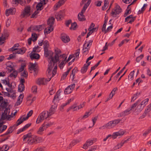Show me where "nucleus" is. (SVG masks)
Wrapping results in <instances>:
<instances>
[{"instance_id":"e2e57ef3","label":"nucleus","mask_w":151,"mask_h":151,"mask_svg":"<svg viewBox=\"0 0 151 151\" xmlns=\"http://www.w3.org/2000/svg\"><path fill=\"white\" fill-rule=\"evenodd\" d=\"M85 102H83L82 104H81L77 106V109L78 110L82 108L83 107H84L85 105Z\"/></svg>"},{"instance_id":"a19ab883","label":"nucleus","mask_w":151,"mask_h":151,"mask_svg":"<svg viewBox=\"0 0 151 151\" xmlns=\"http://www.w3.org/2000/svg\"><path fill=\"white\" fill-rule=\"evenodd\" d=\"M24 89V84H20L18 86V91L20 92L23 91Z\"/></svg>"},{"instance_id":"c85d7f7f","label":"nucleus","mask_w":151,"mask_h":151,"mask_svg":"<svg viewBox=\"0 0 151 151\" xmlns=\"http://www.w3.org/2000/svg\"><path fill=\"white\" fill-rule=\"evenodd\" d=\"M55 21V18L52 17L50 18L47 22V24L48 25L53 26V25L54 24Z\"/></svg>"},{"instance_id":"ddd939ff","label":"nucleus","mask_w":151,"mask_h":151,"mask_svg":"<svg viewBox=\"0 0 151 151\" xmlns=\"http://www.w3.org/2000/svg\"><path fill=\"white\" fill-rule=\"evenodd\" d=\"M57 107V105L56 104H55L52 106L51 107L48 111V114L49 116H51L55 113Z\"/></svg>"},{"instance_id":"bf43d9fd","label":"nucleus","mask_w":151,"mask_h":151,"mask_svg":"<svg viewBox=\"0 0 151 151\" xmlns=\"http://www.w3.org/2000/svg\"><path fill=\"white\" fill-rule=\"evenodd\" d=\"M9 148V147L7 145H4L2 147V150L1 151H6Z\"/></svg>"},{"instance_id":"69168bd1","label":"nucleus","mask_w":151,"mask_h":151,"mask_svg":"<svg viewBox=\"0 0 151 151\" xmlns=\"http://www.w3.org/2000/svg\"><path fill=\"white\" fill-rule=\"evenodd\" d=\"M147 5L146 4H145L143 5V6L141 9V11H138V13L140 14L141 12H143L145 9V7L147 6Z\"/></svg>"},{"instance_id":"aec40b11","label":"nucleus","mask_w":151,"mask_h":151,"mask_svg":"<svg viewBox=\"0 0 151 151\" xmlns=\"http://www.w3.org/2000/svg\"><path fill=\"white\" fill-rule=\"evenodd\" d=\"M16 11L15 8H10L6 11L5 14L6 16H8L10 14H13L15 13Z\"/></svg>"},{"instance_id":"f3484780","label":"nucleus","mask_w":151,"mask_h":151,"mask_svg":"<svg viewBox=\"0 0 151 151\" xmlns=\"http://www.w3.org/2000/svg\"><path fill=\"white\" fill-rule=\"evenodd\" d=\"M65 15V12L63 11H60L56 13L55 17L58 20H60L63 18Z\"/></svg>"},{"instance_id":"79ce46f5","label":"nucleus","mask_w":151,"mask_h":151,"mask_svg":"<svg viewBox=\"0 0 151 151\" xmlns=\"http://www.w3.org/2000/svg\"><path fill=\"white\" fill-rule=\"evenodd\" d=\"M134 73V71H131L128 76V79L129 80H132L133 78V76Z\"/></svg>"},{"instance_id":"0eeeda50","label":"nucleus","mask_w":151,"mask_h":151,"mask_svg":"<svg viewBox=\"0 0 151 151\" xmlns=\"http://www.w3.org/2000/svg\"><path fill=\"white\" fill-rule=\"evenodd\" d=\"M61 52L60 49L57 48L55 50V56L54 59L55 60V62H58L63 57H61L63 56L65 54L63 55H61Z\"/></svg>"},{"instance_id":"4d7b16f0","label":"nucleus","mask_w":151,"mask_h":151,"mask_svg":"<svg viewBox=\"0 0 151 151\" xmlns=\"http://www.w3.org/2000/svg\"><path fill=\"white\" fill-rule=\"evenodd\" d=\"M144 57L143 54H141L140 56L137 57L136 60V61L137 63H139L140 60L143 58Z\"/></svg>"},{"instance_id":"a878e982","label":"nucleus","mask_w":151,"mask_h":151,"mask_svg":"<svg viewBox=\"0 0 151 151\" xmlns=\"http://www.w3.org/2000/svg\"><path fill=\"white\" fill-rule=\"evenodd\" d=\"M65 1L64 0H60L57 4L54 6V9L55 10H57V9L63 5L65 3Z\"/></svg>"},{"instance_id":"37998d69","label":"nucleus","mask_w":151,"mask_h":151,"mask_svg":"<svg viewBox=\"0 0 151 151\" xmlns=\"http://www.w3.org/2000/svg\"><path fill=\"white\" fill-rule=\"evenodd\" d=\"M34 151H47V150L45 147H39L37 148Z\"/></svg>"},{"instance_id":"6ab92c4d","label":"nucleus","mask_w":151,"mask_h":151,"mask_svg":"<svg viewBox=\"0 0 151 151\" xmlns=\"http://www.w3.org/2000/svg\"><path fill=\"white\" fill-rule=\"evenodd\" d=\"M135 19V17H133L132 15H130L125 18V21L127 22L129 20L128 23L132 24V22L134 21Z\"/></svg>"},{"instance_id":"b1692460","label":"nucleus","mask_w":151,"mask_h":151,"mask_svg":"<svg viewBox=\"0 0 151 151\" xmlns=\"http://www.w3.org/2000/svg\"><path fill=\"white\" fill-rule=\"evenodd\" d=\"M60 92L59 91H58L56 93L55 95L54 99H53L52 102L55 103V104L58 101V99L59 97L60 96Z\"/></svg>"},{"instance_id":"f8f14e48","label":"nucleus","mask_w":151,"mask_h":151,"mask_svg":"<svg viewBox=\"0 0 151 151\" xmlns=\"http://www.w3.org/2000/svg\"><path fill=\"white\" fill-rule=\"evenodd\" d=\"M30 7L27 6L25 7L23 13L21 15V16L22 17L29 16L30 15Z\"/></svg>"},{"instance_id":"393cba45","label":"nucleus","mask_w":151,"mask_h":151,"mask_svg":"<svg viewBox=\"0 0 151 151\" xmlns=\"http://www.w3.org/2000/svg\"><path fill=\"white\" fill-rule=\"evenodd\" d=\"M30 57L32 60L34 59H38L40 58V55L38 54L32 53V52Z\"/></svg>"},{"instance_id":"2eb2a0df","label":"nucleus","mask_w":151,"mask_h":151,"mask_svg":"<svg viewBox=\"0 0 151 151\" xmlns=\"http://www.w3.org/2000/svg\"><path fill=\"white\" fill-rule=\"evenodd\" d=\"M128 140V139H127L126 140L122 141L120 143L114 146V148L110 151H114L115 150H117L121 148L124 144L126 143Z\"/></svg>"},{"instance_id":"c9c22d12","label":"nucleus","mask_w":151,"mask_h":151,"mask_svg":"<svg viewBox=\"0 0 151 151\" xmlns=\"http://www.w3.org/2000/svg\"><path fill=\"white\" fill-rule=\"evenodd\" d=\"M22 119V117H21L17 120L16 122V124L14 125H15V127L19 125L24 121V119Z\"/></svg>"},{"instance_id":"4468645a","label":"nucleus","mask_w":151,"mask_h":151,"mask_svg":"<svg viewBox=\"0 0 151 151\" xmlns=\"http://www.w3.org/2000/svg\"><path fill=\"white\" fill-rule=\"evenodd\" d=\"M10 112V109L8 108H6L4 111V112L2 114L1 116V119L3 120H4L6 119Z\"/></svg>"},{"instance_id":"052dcab7","label":"nucleus","mask_w":151,"mask_h":151,"mask_svg":"<svg viewBox=\"0 0 151 151\" xmlns=\"http://www.w3.org/2000/svg\"><path fill=\"white\" fill-rule=\"evenodd\" d=\"M7 126L6 125H3L2 127H1L0 128V133H2L5 130Z\"/></svg>"},{"instance_id":"bb28decb","label":"nucleus","mask_w":151,"mask_h":151,"mask_svg":"<svg viewBox=\"0 0 151 151\" xmlns=\"http://www.w3.org/2000/svg\"><path fill=\"white\" fill-rule=\"evenodd\" d=\"M24 95L23 94H21L18 97V100L16 102V104L17 106L20 104L22 101Z\"/></svg>"},{"instance_id":"423d86ee","label":"nucleus","mask_w":151,"mask_h":151,"mask_svg":"<svg viewBox=\"0 0 151 151\" xmlns=\"http://www.w3.org/2000/svg\"><path fill=\"white\" fill-rule=\"evenodd\" d=\"M49 46L48 42L47 40L44 41V48L45 51V57H47L50 55H52L53 53L51 51H48V48Z\"/></svg>"},{"instance_id":"7c9ffc66","label":"nucleus","mask_w":151,"mask_h":151,"mask_svg":"<svg viewBox=\"0 0 151 151\" xmlns=\"http://www.w3.org/2000/svg\"><path fill=\"white\" fill-rule=\"evenodd\" d=\"M78 20L80 21H83L86 20L85 16L83 15V14H82L81 13H79L78 16Z\"/></svg>"},{"instance_id":"49530a36","label":"nucleus","mask_w":151,"mask_h":151,"mask_svg":"<svg viewBox=\"0 0 151 151\" xmlns=\"http://www.w3.org/2000/svg\"><path fill=\"white\" fill-rule=\"evenodd\" d=\"M141 100H138L135 103H134L131 106L129 109H131V110L134 107H135L137 104L139 103L140 102Z\"/></svg>"},{"instance_id":"dca6fc26","label":"nucleus","mask_w":151,"mask_h":151,"mask_svg":"<svg viewBox=\"0 0 151 151\" xmlns=\"http://www.w3.org/2000/svg\"><path fill=\"white\" fill-rule=\"evenodd\" d=\"M61 39L64 43H66L70 41V38L66 34L62 33L61 35Z\"/></svg>"},{"instance_id":"603ef678","label":"nucleus","mask_w":151,"mask_h":151,"mask_svg":"<svg viewBox=\"0 0 151 151\" xmlns=\"http://www.w3.org/2000/svg\"><path fill=\"white\" fill-rule=\"evenodd\" d=\"M80 52V49H78L77 50H76L74 55H74V57L76 58H78Z\"/></svg>"},{"instance_id":"de8ad7c7","label":"nucleus","mask_w":151,"mask_h":151,"mask_svg":"<svg viewBox=\"0 0 151 151\" xmlns=\"http://www.w3.org/2000/svg\"><path fill=\"white\" fill-rule=\"evenodd\" d=\"M149 99L148 98L142 101L140 103V104L143 106V107H144L147 104L149 101Z\"/></svg>"},{"instance_id":"9b49d317","label":"nucleus","mask_w":151,"mask_h":151,"mask_svg":"<svg viewBox=\"0 0 151 151\" xmlns=\"http://www.w3.org/2000/svg\"><path fill=\"white\" fill-rule=\"evenodd\" d=\"M63 57L60 60V64L59 66L60 68H62L63 66L65 65L67 62L66 61V59L67 57V56L66 54H64L63 56L61 57Z\"/></svg>"},{"instance_id":"774afa93","label":"nucleus","mask_w":151,"mask_h":151,"mask_svg":"<svg viewBox=\"0 0 151 151\" xmlns=\"http://www.w3.org/2000/svg\"><path fill=\"white\" fill-rule=\"evenodd\" d=\"M21 76L25 78H27L28 76V73L27 71L24 70L23 72L21 73Z\"/></svg>"},{"instance_id":"1a4fd4ad","label":"nucleus","mask_w":151,"mask_h":151,"mask_svg":"<svg viewBox=\"0 0 151 151\" xmlns=\"http://www.w3.org/2000/svg\"><path fill=\"white\" fill-rule=\"evenodd\" d=\"M51 78H40L37 80L36 83L39 85L45 84L47 82L50 81Z\"/></svg>"},{"instance_id":"c756f323","label":"nucleus","mask_w":151,"mask_h":151,"mask_svg":"<svg viewBox=\"0 0 151 151\" xmlns=\"http://www.w3.org/2000/svg\"><path fill=\"white\" fill-rule=\"evenodd\" d=\"M131 109L128 108L127 109H126L124 111L122 112L120 114V116H125L127 115L130 113V111H131Z\"/></svg>"},{"instance_id":"f704fd0d","label":"nucleus","mask_w":151,"mask_h":151,"mask_svg":"<svg viewBox=\"0 0 151 151\" xmlns=\"http://www.w3.org/2000/svg\"><path fill=\"white\" fill-rule=\"evenodd\" d=\"M43 4V3H41V2L38 4L36 6L37 10L38 11V10H41L43 9L42 7Z\"/></svg>"},{"instance_id":"cd10ccee","label":"nucleus","mask_w":151,"mask_h":151,"mask_svg":"<svg viewBox=\"0 0 151 151\" xmlns=\"http://www.w3.org/2000/svg\"><path fill=\"white\" fill-rule=\"evenodd\" d=\"M26 50V49L25 48H22L21 49H17V51H15V53L23 54L25 52Z\"/></svg>"},{"instance_id":"4c0bfd02","label":"nucleus","mask_w":151,"mask_h":151,"mask_svg":"<svg viewBox=\"0 0 151 151\" xmlns=\"http://www.w3.org/2000/svg\"><path fill=\"white\" fill-rule=\"evenodd\" d=\"M71 69V68H70L69 69H68L66 72L64 73L62 75L61 77V80H64L66 78L67 76L70 71Z\"/></svg>"},{"instance_id":"7ed1b4c3","label":"nucleus","mask_w":151,"mask_h":151,"mask_svg":"<svg viewBox=\"0 0 151 151\" xmlns=\"http://www.w3.org/2000/svg\"><path fill=\"white\" fill-rule=\"evenodd\" d=\"M48 117L49 116L48 115V111H43L38 116L36 121V124H39Z\"/></svg>"},{"instance_id":"473e14b6","label":"nucleus","mask_w":151,"mask_h":151,"mask_svg":"<svg viewBox=\"0 0 151 151\" xmlns=\"http://www.w3.org/2000/svg\"><path fill=\"white\" fill-rule=\"evenodd\" d=\"M17 71L15 69H14V70L12 71V72L10 74V75L9 76V77H13L14 78H16L17 77Z\"/></svg>"},{"instance_id":"338daca9","label":"nucleus","mask_w":151,"mask_h":151,"mask_svg":"<svg viewBox=\"0 0 151 151\" xmlns=\"http://www.w3.org/2000/svg\"><path fill=\"white\" fill-rule=\"evenodd\" d=\"M89 112H86L85 114L83 116L80 117L79 119H83V118H86L88 117V116L90 115L89 114Z\"/></svg>"},{"instance_id":"72a5a7b5","label":"nucleus","mask_w":151,"mask_h":151,"mask_svg":"<svg viewBox=\"0 0 151 151\" xmlns=\"http://www.w3.org/2000/svg\"><path fill=\"white\" fill-rule=\"evenodd\" d=\"M144 107L140 104L137 105L136 109L135 111L138 113L140 112L143 109Z\"/></svg>"},{"instance_id":"a18cd8bd","label":"nucleus","mask_w":151,"mask_h":151,"mask_svg":"<svg viewBox=\"0 0 151 151\" xmlns=\"http://www.w3.org/2000/svg\"><path fill=\"white\" fill-rule=\"evenodd\" d=\"M88 68L87 66L84 65L81 70V73L83 74L85 73L86 72Z\"/></svg>"},{"instance_id":"0e129e2a","label":"nucleus","mask_w":151,"mask_h":151,"mask_svg":"<svg viewBox=\"0 0 151 151\" xmlns=\"http://www.w3.org/2000/svg\"><path fill=\"white\" fill-rule=\"evenodd\" d=\"M16 53H13L12 54H10L9 55V57L7 58V59L9 60L11 59H12L15 57Z\"/></svg>"},{"instance_id":"ea45409f","label":"nucleus","mask_w":151,"mask_h":151,"mask_svg":"<svg viewBox=\"0 0 151 151\" xmlns=\"http://www.w3.org/2000/svg\"><path fill=\"white\" fill-rule=\"evenodd\" d=\"M140 94V93L137 92L136 94H134L132 98L131 102H133L136 100Z\"/></svg>"},{"instance_id":"864d4df0","label":"nucleus","mask_w":151,"mask_h":151,"mask_svg":"<svg viewBox=\"0 0 151 151\" xmlns=\"http://www.w3.org/2000/svg\"><path fill=\"white\" fill-rule=\"evenodd\" d=\"M57 67L56 65H55V66L54 68L53 69V70L52 71V76H50V78H51L53 77L55 74H56V72H57Z\"/></svg>"},{"instance_id":"e433bc0d","label":"nucleus","mask_w":151,"mask_h":151,"mask_svg":"<svg viewBox=\"0 0 151 151\" xmlns=\"http://www.w3.org/2000/svg\"><path fill=\"white\" fill-rule=\"evenodd\" d=\"M15 2V4H17L20 3L22 6H25L26 5V2L23 3V0H13Z\"/></svg>"},{"instance_id":"a211bd4d","label":"nucleus","mask_w":151,"mask_h":151,"mask_svg":"<svg viewBox=\"0 0 151 151\" xmlns=\"http://www.w3.org/2000/svg\"><path fill=\"white\" fill-rule=\"evenodd\" d=\"M29 70L31 71L33 70L34 73L37 74L38 72L37 68L36 67L35 64L31 63L30 66L29 68Z\"/></svg>"},{"instance_id":"58836bf2","label":"nucleus","mask_w":151,"mask_h":151,"mask_svg":"<svg viewBox=\"0 0 151 151\" xmlns=\"http://www.w3.org/2000/svg\"><path fill=\"white\" fill-rule=\"evenodd\" d=\"M109 2L108 0H105L104 1V6L102 7V10H105L106 9L108 6Z\"/></svg>"},{"instance_id":"2f4dec72","label":"nucleus","mask_w":151,"mask_h":151,"mask_svg":"<svg viewBox=\"0 0 151 151\" xmlns=\"http://www.w3.org/2000/svg\"><path fill=\"white\" fill-rule=\"evenodd\" d=\"M45 130L44 127L42 125L40 127L38 130L37 131L36 133L37 134L42 135L43 134V131Z\"/></svg>"},{"instance_id":"09e8293b","label":"nucleus","mask_w":151,"mask_h":151,"mask_svg":"<svg viewBox=\"0 0 151 151\" xmlns=\"http://www.w3.org/2000/svg\"><path fill=\"white\" fill-rule=\"evenodd\" d=\"M52 124L53 123L51 122L48 123L46 124H45V123H44L42 125V126L43 127H44L45 129V130L47 128L51 126Z\"/></svg>"},{"instance_id":"6e6552de","label":"nucleus","mask_w":151,"mask_h":151,"mask_svg":"<svg viewBox=\"0 0 151 151\" xmlns=\"http://www.w3.org/2000/svg\"><path fill=\"white\" fill-rule=\"evenodd\" d=\"M96 141V139H89L87 140L85 143L83 145V148L85 149H87L89 146H91Z\"/></svg>"},{"instance_id":"9d476101","label":"nucleus","mask_w":151,"mask_h":151,"mask_svg":"<svg viewBox=\"0 0 151 151\" xmlns=\"http://www.w3.org/2000/svg\"><path fill=\"white\" fill-rule=\"evenodd\" d=\"M75 86L74 83L68 86L65 90L64 93L65 94L71 93L73 91Z\"/></svg>"},{"instance_id":"f257e3e1","label":"nucleus","mask_w":151,"mask_h":151,"mask_svg":"<svg viewBox=\"0 0 151 151\" xmlns=\"http://www.w3.org/2000/svg\"><path fill=\"white\" fill-rule=\"evenodd\" d=\"M23 140H27L28 143L31 144L33 143L36 144V136L32 135L31 133H29L26 135H24Z\"/></svg>"},{"instance_id":"5fc2aeb1","label":"nucleus","mask_w":151,"mask_h":151,"mask_svg":"<svg viewBox=\"0 0 151 151\" xmlns=\"http://www.w3.org/2000/svg\"><path fill=\"white\" fill-rule=\"evenodd\" d=\"M77 24L76 22H74L71 24V27H70V29L71 30H75L76 28Z\"/></svg>"},{"instance_id":"13d9d810","label":"nucleus","mask_w":151,"mask_h":151,"mask_svg":"<svg viewBox=\"0 0 151 151\" xmlns=\"http://www.w3.org/2000/svg\"><path fill=\"white\" fill-rule=\"evenodd\" d=\"M19 45L18 43L15 44L14 45L13 47L12 48L11 50L12 51L17 50L18 48L17 47L19 46Z\"/></svg>"},{"instance_id":"c03bdc74","label":"nucleus","mask_w":151,"mask_h":151,"mask_svg":"<svg viewBox=\"0 0 151 151\" xmlns=\"http://www.w3.org/2000/svg\"><path fill=\"white\" fill-rule=\"evenodd\" d=\"M0 106L3 108H6L7 106V102L5 101H2L0 103Z\"/></svg>"},{"instance_id":"20e7f679","label":"nucleus","mask_w":151,"mask_h":151,"mask_svg":"<svg viewBox=\"0 0 151 151\" xmlns=\"http://www.w3.org/2000/svg\"><path fill=\"white\" fill-rule=\"evenodd\" d=\"M124 120L122 119H116L109 121L107 123L109 129L112 128L114 127L116 125L119 123H123Z\"/></svg>"},{"instance_id":"f03ea898","label":"nucleus","mask_w":151,"mask_h":151,"mask_svg":"<svg viewBox=\"0 0 151 151\" xmlns=\"http://www.w3.org/2000/svg\"><path fill=\"white\" fill-rule=\"evenodd\" d=\"M50 57L49 58L50 62H49L48 66V69L47 70V72L48 73L47 76L48 77H50V75H51L52 73L51 72L53 67L54 66L55 64L57 62H55V60L54 59L53 57H52V55H49Z\"/></svg>"},{"instance_id":"4be33fe9","label":"nucleus","mask_w":151,"mask_h":151,"mask_svg":"<svg viewBox=\"0 0 151 151\" xmlns=\"http://www.w3.org/2000/svg\"><path fill=\"white\" fill-rule=\"evenodd\" d=\"M53 29V26L49 25L47 28H46L44 31V34L45 35L47 34L50 33Z\"/></svg>"},{"instance_id":"3c124183","label":"nucleus","mask_w":151,"mask_h":151,"mask_svg":"<svg viewBox=\"0 0 151 151\" xmlns=\"http://www.w3.org/2000/svg\"><path fill=\"white\" fill-rule=\"evenodd\" d=\"M31 125V123H29L27 124H26L24 127H23L22 129H20L21 132H23L24 130H25L28 127H29Z\"/></svg>"},{"instance_id":"39448f33","label":"nucleus","mask_w":151,"mask_h":151,"mask_svg":"<svg viewBox=\"0 0 151 151\" xmlns=\"http://www.w3.org/2000/svg\"><path fill=\"white\" fill-rule=\"evenodd\" d=\"M122 11V9L120 6L116 4L114 8L112 9V12L111 13V14L113 17H116Z\"/></svg>"},{"instance_id":"680f3d73","label":"nucleus","mask_w":151,"mask_h":151,"mask_svg":"<svg viewBox=\"0 0 151 151\" xmlns=\"http://www.w3.org/2000/svg\"><path fill=\"white\" fill-rule=\"evenodd\" d=\"M125 68V67L124 66L123 68L121 70H120L119 72L117 74V75L115 76V78H117L123 72L124 69Z\"/></svg>"},{"instance_id":"6e6d98bb","label":"nucleus","mask_w":151,"mask_h":151,"mask_svg":"<svg viewBox=\"0 0 151 151\" xmlns=\"http://www.w3.org/2000/svg\"><path fill=\"white\" fill-rule=\"evenodd\" d=\"M78 71V69L76 67H75L72 70V75L73 76V79H74V77L76 73H77Z\"/></svg>"},{"instance_id":"412c9836","label":"nucleus","mask_w":151,"mask_h":151,"mask_svg":"<svg viewBox=\"0 0 151 151\" xmlns=\"http://www.w3.org/2000/svg\"><path fill=\"white\" fill-rule=\"evenodd\" d=\"M33 26V27H32V28L33 29V31H37L38 32L42 30L44 27V25H35Z\"/></svg>"},{"instance_id":"5701e85b","label":"nucleus","mask_w":151,"mask_h":151,"mask_svg":"<svg viewBox=\"0 0 151 151\" xmlns=\"http://www.w3.org/2000/svg\"><path fill=\"white\" fill-rule=\"evenodd\" d=\"M16 128L15 125H14L12 126H11L9 127L6 132L3 135H6L8 134H9L12 133L13 131Z\"/></svg>"},{"instance_id":"8fccbe9b","label":"nucleus","mask_w":151,"mask_h":151,"mask_svg":"<svg viewBox=\"0 0 151 151\" xmlns=\"http://www.w3.org/2000/svg\"><path fill=\"white\" fill-rule=\"evenodd\" d=\"M43 141V139L41 137H38L36 136V144L42 142Z\"/></svg>"}]
</instances>
